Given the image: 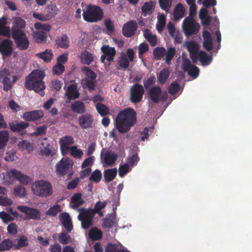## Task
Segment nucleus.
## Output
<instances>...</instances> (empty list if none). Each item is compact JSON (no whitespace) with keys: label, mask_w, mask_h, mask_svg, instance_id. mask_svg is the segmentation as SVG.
Returning a JSON list of instances; mask_svg holds the SVG:
<instances>
[{"label":"nucleus","mask_w":252,"mask_h":252,"mask_svg":"<svg viewBox=\"0 0 252 252\" xmlns=\"http://www.w3.org/2000/svg\"><path fill=\"white\" fill-rule=\"evenodd\" d=\"M151 101L154 103H158L160 101H163L164 98L161 99L162 90L159 86H153L150 88L148 92Z\"/></svg>","instance_id":"obj_14"},{"label":"nucleus","mask_w":252,"mask_h":252,"mask_svg":"<svg viewBox=\"0 0 252 252\" xmlns=\"http://www.w3.org/2000/svg\"><path fill=\"white\" fill-rule=\"evenodd\" d=\"M182 28L185 34L187 36H190L197 32L200 26L193 17L188 16L183 22Z\"/></svg>","instance_id":"obj_5"},{"label":"nucleus","mask_w":252,"mask_h":252,"mask_svg":"<svg viewBox=\"0 0 252 252\" xmlns=\"http://www.w3.org/2000/svg\"><path fill=\"white\" fill-rule=\"evenodd\" d=\"M17 48L20 50H26L30 45V41L25 32L14 31L11 35Z\"/></svg>","instance_id":"obj_7"},{"label":"nucleus","mask_w":252,"mask_h":252,"mask_svg":"<svg viewBox=\"0 0 252 252\" xmlns=\"http://www.w3.org/2000/svg\"><path fill=\"white\" fill-rule=\"evenodd\" d=\"M44 116L43 112L41 110L26 111L23 114V119L28 122L39 120Z\"/></svg>","instance_id":"obj_16"},{"label":"nucleus","mask_w":252,"mask_h":252,"mask_svg":"<svg viewBox=\"0 0 252 252\" xmlns=\"http://www.w3.org/2000/svg\"><path fill=\"white\" fill-rule=\"evenodd\" d=\"M170 74V71L168 68H165L159 73L158 79L160 84H164L168 78Z\"/></svg>","instance_id":"obj_39"},{"label":"nucleus","mask_w":252,"mask_h":252,"mask_svg":"<svg viewBox=\"0 0 252 252\" xmlns=\"http://www.w3.org/2000/svg\"><path fill=\"white\" fill-rule=\"evenodd\" d=\"M11 176L24 185H27L32 181L28 176L22 174L15 169H12L3 176L5 181L8 184H12L13 183V179L10 177Z\"/></svg>","instance_id":"obj_4"},{"label":"nucleus","mask_w":252,"mask_h":252,"mask_svg":"<svg viewBox=\"0 0 252 252\" xmlns=\"http://www.w3.org/2000/svg\"><path fill=\"white\" fill-rule=\"evenodd\" d=\"M90 238L94 240H98L102 238V232L96 227L92 228L89 232Z\"/></svg>","instance_id":"obj_43"},{"label":"nucleus","mask_w":252,"mask_h":252,"mask_svg":"<svg viewBox=\"0 0 252 252\" xmlns=\"http://www.w3.org/2000/svg\"><path fill=\"white\" fill-rule=\"evenodd\" d=\"M96 79H84L82 84L84 88H87L89 90H94L96 86Z\"/></svg>","instance_id":"obj_40"},{"label":"nucleus","mask_w":252,"mask_h":252,"mask_svg":"<svg viewBox=\"0 0 252 252\" xmlns=\"http://www.w3.org/2000/svg\"><path fill=\"white\" fill-rule=\"evenodd\" d=\"M77 211L80 213L78 219L81 221L82 227L85 229L89 228L92 224L94 213L90 212L83 207L78 209Z\"/></svg>","instance_id":"obj_6"},{"label":"nucleus","mask_w":252,"mask_h":252,"mask_svg":"<svg viewBox=\"0 0 252 252\" xmlns=\"http://www.w3.org/2000/svg\"><path fill=\"white\" fill-rule=\"evenodd\" d=\"M45 76V72L39 69H34L26 77V80L30 81L43 80Z\"/></svg>","instance_id":"obj_22"},{"label":"nucleus","mask_w":252,"mask_h":252,"mask_svg":"<svg viewBox=\"0 0 252 252\" xmlns=\"http://www.w3.org/2000/svg\"><path fill=\"white\" fill-rule=\"evenodd\" d=\"M102 178V174L98 169L95 170L90 175L89 180L96 183L99 182Z\"/></svg>","instance_id":"obj_51"},{"label":"nucleus","mask_w":252,"mask_h":252,"mask_svg":"<svg viewBox=\"0 0 252 252\" xmlns=\"http://www.w3.org/2000/svg\"><path fill=\"white\" fill-rule=\"evenodd\" d=\"M9 140V133L7 131L0 132V150L3 149Z\"/></svg>","instance_id":"obj_44"},{"label":"nucleus","mask_w":252,"mask_h":252,"mask_svg":"<svg viewBox=\"0 0 252 252\" xmlns=\"http://www.w3.org/2000/svg\"><path fill=\"white\" fill-rule=\"evenodd\" d=\"M145 38L150 43L152 46H155L157 44V38L156 35H153L150 31L147 29L144 31Z\"/></svg>","instance_id":"obj_38"},{"label":"nucleus","mask_w":252,"mask_h":252,"mask_svg":"<svg viewBox=\"0 0 252 252\" xmlns=\"http://www.w3.org/2000/svg\"><path fill=\"white\" fill-rule=\"evenodd\" d=\"M117 174L116 168L108 169L103 172L105 182H110L113 181L116 177Z\"/></svg>","instance_id":"obj_30"},{"label":"nucleus","mask_w":252,"mask_h":252,"mask_svg":"<svg viewBox=\"0 0 252 252\" xmlns=\"http://www.w3.org/2000/svg\"><path fill=\"white\" fill-rule=\"evenodd\" d=\"M10 129L14 132L20 133V135L26 134V129L30 126L29 123L24 121H12L8 123Z\"/></svg>","instance_id":"obj_10"},{"label":"nucleus","mask_w":252,"mask_h":252,"mask_svg":"<svg viewBox=\"0 0 252 252\" xmlns=\"http://www.w3.org/2000/svg\"><path fill=\"white\" fill-rule=\"evenodd\" d=\"M14 194L15 196L24 197L26 195V189L22 185L17 186L14 189Z\"/></svg>","instance_id":"obj_53"},{"label":"nucleus","mask_w":252,"mask_h":252,"mask_svg":"<svg viewBox=\"0 0 252 252\" xmlns=\"http://www.w3.org/2000/svg\"><path fill=\"white\" fill-rule=\"evenodd\" d=\"M74 143V140L71 136H64L61 138L59 141L60 145L69 146Z\"/></svg>","instance_id":"obj_48"},{"label":"nucleus","mask_w":252,"mask_h":252,"mask_svg":"<svg viewBox=\"0 0 252 252\" xmlns=\"http://www.w3.org/2000/svg\"><path fill=\"white\" fill-rule=\"evenodd\" d=\"M56 43L61 48H68L69 46V38L66 34H63L61 36L57 38Z\"/></svg>","instance_id":"obj_31"},{"label":"nucleus","mask_w":252,"mask_h":252,"mask_svg":"<svg viewBox=\"0 0 252 252\" xmlns=\"http://www.w3.org/2000/svg\"><path fill=\"white\" fill-rule=\"evenodd\" d=\"M207 10L204 8H201L199 11V17L203 20L202 24L203 26H209L211 22L212 18L210 16H207Z\"/></svg>","instance_id":"obj_34"},{"label":"nucleus","mask_w":252,"mask_h":252,"mask_svg":"<svg viewBox=\"0 0 252 252\" xmlns=\"http://www.w3.org/2000/svg\"><path fill=\"white\" fill-rule=\"evenodd\" d=\"M122 245L121 244H107L105 249V252H120L122 250Z\"/></svg>","instance_id":"obj_41"},{"label":"nucleus","mask_w":252,"mask_h":252,"mask_svg":"<svg viewBox=\"0 0 252 252\" xmlns=\"http://www.w3.org/2000/svg\"><path fill=\"white\" fill-rule=\"evenodd\" d=\"M80 57L81 63L84 64L90 65L94 61L93 55L86 50L81 54Z\"/></svg>","instance_id":"obj_36"},{"label":"nucleus","mask_w":252,"mask_h":252,"mask_svg":"<svg viewBox=\"0 0 252 252\" xmlns=\"http://www.w3.org/2000/svg\"><path fill=\"white\" fill-rule=\"evenodd\" d=\"M47 11L50 17H54L58 13V9L55 4H50L47 7Z\"/></svg>","instance_id":"obj_64"},{"label":"nucleus","mask_w":252,"mask_h":252,"mask_svg":"<svg viewBox=\"0 0 252 252\" xmlns=\"http://www.w3.org/2000/svg\"><path fill=\"white\" fill-rule=\"evenodd\" d=\"M72 111L75 113L82 114L85 112V105L81 101L77 100L71 105Z\"/></svg>","instance_id":"obj_29"},{"label":"nucleus","mask_w":252,"mask_h":252,"mask_svg":"<svg viewBox=\"0 0 252 252\" xmlns=\"http://www.w3.org/2000/svg\"><path fill=\"white\" fill-rule=\"evenodd\" d=\"M19 148L22 150H27L30 151L32 150V146L31 143L27 140H22L18 144Z\"/></svg>","instance_id":"obj_57"},{"label":"nucleus","mask_w":252,"mask_h":252,"mask_svg":"<svg viewBox=\"0 0 252 252\" xmlns=\"http://www.w3.org/2000/svg\"><path fill=\"white\" fill-rule=\"evenodd\" d=\"M35 56L43 60L46 63H50L53 57L51 49H46L44 51L35 54Z\"/></svg>","instance_id":"obj_27"},{"label":"nucleus","mask_w":252,"mask_h":252,"mask_svg":"<svg viewBox=\"0 0 252 252\" xmlns=\"http://www.w3.org/2000/svg\"><path fill=\"white\" fill-rule=\"evenodd\" d=\"M155 8V5L152 1L146 2L141 7L142 15L145 17L151 14Z\"/></svg>","instance_id":"obj_37"},{"label":"nucleus","mask_w":252,"mask_h":252,"mask_svg":"<svg viewBox=\"0 0 252 252\" xmlns=\"http://www.w3.org/2000/svg\"><path fill=\"white\" fill-rule=\"evenodd\" d=\"M93 117L90 114H85L81 115L78 118L79 126L83 129L91 127L93 123Z\"/></svg>","instance_id":"obj_17"},{"label":"nucleus","mask_w":252,"mask_h":252,"mask_svg":"<svg viewBox=\"0 0 252 252\" xmlns=\"http://www.w3.org/2000/svg\"><path fill=\"white\" fill-rule=\"evenodd\" d=\"M70 240V236L65 232H62L61 233L58 238L59 242L63 245H67L69 244Z\"/></svg>","instance_id":"obj_52"},{"label":"nucleus","mask_w":252,"mask_h":252,"mask_svg":"<svg viewBox=\"0 0 252 252\" xmlns=\"http://www.w3.org/2000/svg\"><path fill=\"white\" fill-rule=\"evenodd\" d=\"M40 212L39 210L30 208L27 215L31 219L39 220L40 219Z\"/></svg>","instance_id":"obj_55"},{"label":"nucleus","mask_w":252,"mask_h":252,"mask_svg":"<svg viewBox=\"0 0 252 252\" xmlns=\"http://www.w3.org/2000/svg\"><path fill=\"white\" fill-rule=\"evenodd\" d=\"M14 244V247L17 250H20L22 248L25 247L29 245L28 238L25 235L20 236L19 239H16Z\"/></svg>","instance_id":"obj_35"},{"label":"nucleus","mask_w":252,"mask_h":252,"mask_svg":"<svg viewBox=\"0 0 252 252\" xmlns=\"http://www.w3.org/2000/svg\"><path fill=\"white\" fill-rule=\"evenodd\" d=\"M197 57L203 65H209L212 62L213 59L212 55L208 56L207 54L203 51L197 53Z\"/></svg>","instance_id":"obj_28"},{"label":"nucleus","mask_w":252,"mask_h":252,"mask_svg":"<svg viewBox=\"0 0 252 252\" xmlns=\"http://www.w3.org/2000/svg\"><path fill=\"white\" fill-rule=\"evenodd\" d=\"M188 50L189 53V57L193 63L197 62V53L198 52V45L193 41H190L187 46Z\"/></svg>","instance_id":"obj_19"},{"label":"nucleus","mask_w":252,"mask_h":252,"mask_svg":"<svg viewBox=\"0 0 252 252\" xmlns=\"http://www.w3.org/2000/svg\"><path fill=\"white\" fill-rule=\"evenodd\" d=\"M82 195L81 193H77L73 195L71 199V203H72L71 208L76 210L85 203V201L82 199Z\"/></svg>","instance_id":"obj_25"},{"label":"nucleus","mask_w":252,"mask_h":252,"mask_svg":"<svg viewBox=\"0 0 252 252\" xmlns=\"http://www.w3.org/2000/svg\"><path fill=\"white\" fill-rule=\"evenodd\" d=\"M137 24L135 21L130 20L123 27L122 33L124 36L131 37L133 36L137 30Z\"/></svg>","instance_id":"obj_12"},{"label":"nucleus","mask_w":252,"mask_h":252,"mask_svg":"<svg viewBox=\"0 0 252 252\" xmlns=\"http://www.w3.org/2000/svg\"><path fill=\"white\" fill-rule=\"evenodd\" d=\"M26 27L25 21L20 17L15 19L11 28V35L13 34L14 31H17L20 32H25L24 30Z\"/></svg>","instance_id":"obj_21"},{"label":"nucleus","mask_w":252,"mask_h":252,"mask_svg":"<svg viewBox=\"0 0 252 252\" xmlns=\"http://www.w3.org/2000/svg\"><path fill=\"white\" fill-rule=\"evenodd\" d=\"M158 3L161 9L168 12L172 5V0H158Z\"/></svg>","instance_id":"obj_54"},{"label":"nucleus","mask_w":252,"mask_h":252,"mask_svg":"<svg viewBox=\"0 0 252 252\" xmlns=\"http://www.w3.org/2000/svg\"><path fill=\"white\" fill-rule=\"evenodd\" d=\"M182 68L185 71H188V74L193 78H196L199 75V69L194 64H191L188 59H184L182 64Z\"/></svg>","instance_id":"obj_11"},{"label":"nucleus","mask_w":252,"mask_h":252,"mask_svg":"<svg viewBox=\"0 0 252 252\" xmlns=\"http://www.w3.org/2000/svg\"><path fill=\"white\" fill-rule=\"evenodd\" d=\"M158 23L157 24V29L158 31H162L166 24V17L163 14L158 16Z\"/></svg>","instance_id":"obj_47"},{"label":"nucleus","mask_w":252,"mask_h":252,"mask_svg":"<svg viewBox=\"0 0 252 252\" xmlns=\"http://www.w3.org/2000/svg\"><path fill=\"white\" fill-rule=\"evenodd\" d=\"M83 70L85 71L86 76L85 79H96V74L88 67H84Z\"/></svg>","instance_id":"obj_63"},{"label":"nucleus","mask_w":252,"mask_h":252,"mask_svg":"<svg viewBox=\"0 0 252 252\" xmlns=\"http://www.w3.org/2000/svg\"><path fill=\"white\" fill-rule=\"evenodd\" d=\"M65 70V67L63 64L57 63L53 68L52 72L57 75H61Z\"/></svg>","instance_id":"obj_59"},{"label":"nucleus","mask_w":252,"mask_h":252,"mask_svg":"<svg viewBox=\"0 0 252 252\" xmlns=\"http://www.w3.org/2000/svg\"><path fill=\"white\" fill-rule=\"evenodd\" d=\"M73 162L68 158H63L56 165V171L61 176L68 173L72 168Z\"/></svg>","instance_id":"obj_8"},{"label":"nucleus","mask_w":252,"mask_h":252,"mask_svg":"<svg viewBox=\"0 0 252 252\" xmlns=\"http://www.w3.org/2000/svg\"><path fill=\"white\" fill-rule=\"evenodd\" d=\"M117 158V154L111 151H107L104 154V162L106 165L111 166L115 163Z\"/></svg>","instance_id":"obj_23"},{"label":"nucleus","mask_w":252,"mask_h":252,"mask_svg":"<svg viewBox=\"0 0 252 252\" xmlns=\"http://www.w3.org/2000/svg\"><path fill=\"white\" fill-rule=\"evenodd\" d=\"M61 211V206L59 204H56L50 207L46 214L48 216L56 217Z\"/></svg>","instance_id":"obj_49"},{"label":"nucleus","mask_w":252,"mask_h":252,"mask_svg":"<svg viewBox=\"0 0 252 252\" xmlns=\"http://www.w3.org/2000/svg\"><path fill=\"white\" fill-rule=\"evenodd\" d=\"M175 54V49L174 47H170L168 49L166 54L165 61L166 63L169 64L171 61L172 58Z\"/></svg>","instance_id":"obj_61"},{"label":"nucleus","mask_w":252,"mask_h":252,"mask_svg":"<svg viewBox=\"0 0 252 252\" xmlns=\"http://www.w3.org/2000/svg\"><path fill=\"white\" fill-rule=\"evenodd\" d=\"M149 50L148 44L145 42L141 43L138 48V56L139 58H142V55Z\"/></svg>","instance_id":"obj_62"},{"label":"nucleus","mask_w":252,"mask_h":252,"mask_svg":"<svg viewBox=\"0 0 252 252\" xmlns=\"http://www.w3.org/2000/svg\"><path fill=\"white\" fill-rule=\"evenodd\" d=\"M118 64L120 68L123 70H126L129 66V61L128 60L126 55L125 53H122L118 60Z\"/></svg>","instance_id":"obj_33"},{"label":"nucleus","mask_w":252,"mask_h":252,"mask_svg":"<svg viewBox=\"0 0 252 252\" xmlns=\"http://www.w3.org/2000/svg\"><path fill=\"white\" fill-rule=\"evenodd\" d=\"M33 193L39 197H48L53 192L52 187L47 181L40 180L34 182L32 188Z\"/></svg>","instance_id":"obj_3"},{"label":"nucleus","mask_w":252,"mask_h":252,"mask_svg":"<svg viewBox=\"0 0 252 252\" xmlns=\"http://www.w3.org/2000/svg\"><path fill=\"white\" fill-rule=\"evenodd\" d=\"M25 87L29 90H34L38 93L43 91L45 85L43 80L32 81L25 80Z\"/></svg>","instance_id":"obj_15"},{"label":"nucleus","mask_w":252,"mask_h":252,"mask_svg":"<svg viewBox=\"0 0 252 252\" xmlns=\"http://www.w3.org/2000/svg\"><path fill=\"white\" fill-rule=\"evenodd\" d=\"M185 14V9L181 3H178L173 11V16L175 21H178L183 18Z\"/></svg>","instance_id":"obj_32"},{"label":"nucleus","mask_w":252,"mask_h":252,"mask_svg":"<svg viewBox=\"0 0 252 252\" xmlns=\"http://www.w3.org/2000/svg\"><path fill=\"white\" fill-rule=\"evenodd\" d=\"M101 50L104 54L107 56V61L108 65L110 64V63L114 61L116 51L114 47H110L109 45H103L101 48Z\"/></svg>","instance_id":"obj_20"},{"label":"nucleus","mask_w":252,"mask_h":252,"mask_svg":"<svg viewBox=\"0 0 252 252\" xmlns=\"http://www.w3.org/2000/svg\"><path fill=\"white\" fill-rule=\"evenodd\" d=\"M59 219L62 225L68 232H70L73 228L72 222L67 213H63L59 215Z\"/></svg>","instance_id":"obj_18"},{"label":"nucleus","mask_w":252,"mask_h":252,"mask_svg":"<svg viewBox=\"0 0 252 252\" xmlns=\"http://www.w3.org/2000/svg\"><path fill=\"white\" fill-rule=\"evenodd\" d=\"M145 90L143 86L135 84L131 86L130 90V99L131 102L136 103L142 99Z\"/></svg>","instance_id":"obj_9"},{"label":"nucleus","mask_w":252,"mask_h":252,"mask_svg":"<svg viewBox=\"0 0 252 252\" xmlns=\"http://www.w3.org/2000/svg\"><path fill=\"white\" fill-rule=\"evenodd\" d=\"M13 51V42L9 39L2 40L0 43V53L3 57H9Z\"/></svg>","instance_id":"obj_13"},{"label":"nucleus","mask_w":252,"mask_h":252,"mask_svg":"<svg viewBox=\"0 0 252 252\" xmlns=\"http://www.w3.org/2000/svg\"><path fill=\"white\" fill-rule=\"evenodd\" d=\"M106 205V203L105 202H101L100 201H98L96 203L94 206V208L93 209H87L88 211L91 212V211L94 213V216L96 212H98L99 211H101L102 209L104 208Z\"/></svg>","instance_id":"obj_58"},{"label":"nucleus","mask_w":252,"mask_h":252,"mask_svg":"<svg viewBox=\"0 0 252 252\" xmlns=\"http://www.w3.org/2000/svg\"><path fill=\"white\" fill-rule=\"evenodd\" d=\"M1 83L3 85V89L6 92L10 90L13 86L10 79L8 76H5L4 77H3L2 79Z\"/></svg>","instance_id":"obj_56"},{"label":"nucleus","mask_w":252,"mask_h":252,"mask_svg":"<svg viewBox=\"0 0 252 252\" xmlns=\"http://www.w3.org/2000/svg\"><path fill=\"white\" fill-rule=\"evenodd\" d=\"M47 37V33L44 31H38L34 33V38L38 43L45 42Z\"/></svg>","instance_id":"obj_46"},{"label":"nucleus","mask_w":252,"mask_h":252,"mask_svg":"<svg viewBox=\"0 0 252 252\" xmlns=\"http://www.w3.org/2000/svg\"><path fill=\"white\" fill-rule=\"evenodd\" d=\"M70 152L71 156L76 158H80L82 157L83 155L82 151L80 149H78L77 147L75 146H73L71 147Z\"/></svg>","instance_id":"obj_60"},{"label":"nucleus","mask_w":252,"mask_h":252,"mask_svg":"<svg viewBox=\"0 0 252 252\" xmlns=\"http://www.w3.org/2000/svg\"><path fill=\"white\" fill-rule=\"evenodd\" d=\"M103 15V12L99 6L91 4L87 6L86 10L82 14L84 20L88 23L97 22L102 20Z\"/></svg>","instance_id":"obj_2"},{"label":"nucleus","mask_w":252,"mask_h":252,"mask_svg":"<svg viewBox=\"0 0 252 252\" xmlns=\"http://www.w3.org/2000/svg\"><path fill=\"white\" fill-rule=\"evenodd\" d=\"M95 108L98 113L102 116L108 114L109 111L108 108L101 103H97Z\"/></svg>","instance_id":"obj_50"},{"label":"nucleus","mask_w":252,"mask_h":252,"mask_svg":"<svg viewBox=\"0 0 252 252\" xmlns=\"http://www.w3.org/2000/svg\"><path fill=\"white\" fill-rule=\"evenodd\" d=\"M136 122V112L132 108H127L118 114L116 119V126L120 133H126L135 125Z\"/></svg>","instance_id":"obj_1"},{"label":"nucleus","mask_w":252,"mask_h":252,"mask_svg":"<svg viewBox=\"0 0 252 252\" xmlns=\"http://www.w3.org/2000/svg\"><path fill=\"white\" fill-rule=\"evenodd\" d=\"M14 247V244L9 239H5L0 243V252L8 251Z\"/></svg>","instance_id":"obj_42"},{"label":"nucleus","mask_w":252,"mask_h":252,"mask_svg":"<svg viewBox=\"0 0 252 252\" xmlns=\"http://www.w3.org/2000/svg\"><path fill=\"white\" fill-rule=\"evenodd\" d=\"M66 95L70 100L75 99L79 97L80 93L77 90L76 84H71L68 87Z\"/></svg>","instance_id":"obj_24"},{"label":"nucleus","mask_w":252,"mask_h":252,"mask_svg":"<svg viewBox=\"0 0 252 252\" xmlns=\"http://www.w3.org/2000/svg\"><path fill=\"white\" fill-rule=\"evenodd\" d=\"M7 19L3 16L0 18V35L7 37L10 36V31L9 28L6 26Z\"/></svg>","instance_id":"obj_26"},{"label":"nucleus","mask_w":252,"mask_h":252,"mask_svg":"<svg viewBox=\"0 0 252 252\" xmlns=\"http://www.w3.org/2000/svg\"><path fill=\"white\" fill-rule=\"evenodd\" d=\"M166 53V50L164 47H157L153 51L154 58L155 60H160Z\"/></svg>","instance_id":"obj_45"}]
</instances>
